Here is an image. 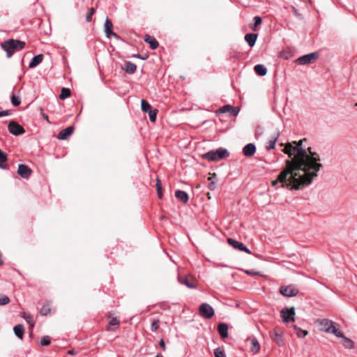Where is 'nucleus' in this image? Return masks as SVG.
<instances>
[{"label":"nucleus","instance_id":"obj_1","mask_svg":"<svg viewBox=\"0 0 357 357\" xmlns=\"http://www.w3.org/2000/svg\"><path fill=\"white\" fill-rule=\"evenodd\" d=\"M302 142L303 140L298 143L294 142L296 146L288 143L282 150L291 160H286V167L279 174V179L281 181H285L289 174L291 178L300 174L305 177L303 183L311 184L317 177V172L322 167L319 155L312 151L311 148H308L307 150L303 148Z\"/></svg>","mask_w":357,"mask_h":357},{"label":"nucleus","instance_id":"obj_2","mask_svg":"<svg viewBox=\"0 0 357 357\" xmlns=\"http://www.w3.org/2000/svg\"><path fill=\"white\" fill-rule=\"evenodd\" d=\"M305 177L298 174V176H294V178H291L290 174L286 177L285 181H281L279 179V176H278V179L273 181V185L276 186L279 183H281L282 188H290L291 189L294 190H300L303 188L309 185L310 184L303 183H304Z\"/></svg>","mask_w":357,"mask_h":357},{"label":"nucleus","instance_id":"obj_3","mask_svg":"<svg viewBox=\"0 0 357 357\" xmlns=\"http://www.w3.org/2000/svg\"><path fill=\"white\" fill-rule=\"evenodd\" d=\"M317 322L320 326V330L327 333H331L337 337H344V334L339 329L337 328V324L332 320L328 319H318Z\"/></svg>","mask_w":357,"mask_h":357},{"label":"nucleus","instance_id":"obj_4","mask_svg":"<svg viewBox=\"0 0 357 357\" xmlns=\"http://www.w3.org/2000/svg\"><path fill=\"white\" fill-rule=\"evenodd\" d=\"M1 47L6 52L7 57L10 58L15 52L24 49L25 43L19 40L8 39L2 43Z\"/></svg>","mask_w":357,"mask_h":357},{"label":"nucleus","instance_id":"obj_5","mask_svg":"<svg viewBox=\"0 0 357 357\" xmlns=\"http://www.w3.org/2000/svg\"><path fill=\"white\" fill-rule=\"evenodd\" d=\"M229 155V154L226 149L219 148L204 153L202 158L210 161H218L227 158Z\"/></svg>","mask_w":357,"mask_h":357},{"label":"nucleus","instance_id":"obj_6","mask_svg":"<svg viewBox=\"0 0 357 357\" xmlns=\"http://www.w3.org/2000/svg\"><path fill=\"white\" fill-rule=\"evenodd\" d=\"M317 52H312L297 59L296 63L299 65H305L313 63L318 58Z\"/></svg>","mask_w":357,"mask_h":357},{"label":"nucleus","instance_id":"obj_7","mask_svg":"<svg viewBox=\"0 0 357 357\" xmlns=\"http://www.w3.org/2000/svg\"><path fill=\"white\" fill-rule=\"evenodd\" d=\"M294 314H295V307H291L290 308L285 307V308L282 309L281 311L282 318L283 321L286 323H288L291 321H295V318L294 317Z\"/></svg>","mask_w":357,"mask_h":357},{"label":"nucleus","instance_id":"obj_8","mask_svg":"<svg viewBox=\"0 0 357 357\" xmlns=\"http://www.w3.org/2000/svg\"><path fill=\"white\" fill-rule=\"evenodd\" d=\"M280 293L286 297L296 296L298 290L294 285L282 286L280 288Z\"/></svg>","mask_w":357,"mask_h":357},{"label":"nucleus","instance_id":"obj_9","mask_svg":"<svg viewBox=\"0 0 357 357\" xmlns=\"http://www.w3.org/2000/svg\"><path fill=\"white\" fill-rule=\"evenodd\" d=\"M199 314L204 318L210 319L214 315V310L209 304L202 303L199 306Z\"/></svg>","mask_w":357,"mask_h":357},{"label":"nucleus","instance_id":"obj_10","mask_svg":"<svg viewBox=\"0 0 357 357\" xmlns=\"http://www.w3.org/2000/svg\"><path fill=\"white\" fill-rule=\"evenodd\" d=\"M8 129L11 134L15 136L22 135L25 132L23 127L15 121H10L8 126Z\"/></svg>","mask_w":357,"mask_h":357},{"label":"nucleus","instance_id":"obj_11","mask_svg":"<svg viewBox=\"0 0 357 357\" xmlns=\"http://www.w3.org/2000/svg\"><path fill=\"white\" fill-rule=\"evenodd\" d=\"M227 242L231 246H232L236 250H238L240 251H244L248 254L251 253V251L248 248H246L244 245V244L241 242L236 241L233 238H228Z\"/></svg>","mask_w":357,"mask_h":357},{"label":"nucleus","instance_id":"obj_12","mask_svg":"<svg viewBox=\"0 0 357 357\" xmlns=\"http://www.w3.org/2000/svg\"><path fill=\"white\" fill-rule=\"evenodd\" d=\"M31 169L26 165L20 164L18 166L17 174L23 178H28L31 174Z\"/></svg>","mask_w":357,"mask_h":357},{"label":"nucleus","instance_id":"obj_13","mask_svg":"<svg viewBox=\"0 0 357 357\" xmlns=\"http://www.w3.org/2000/svg\"><path fill=\"white\" fill-rule=\"evenodd\" d=\"M104 28L105 36L107 38H109L112 36H114L115 38H117V35L112 31L113 24L107 17L105 20Z\"/></svg>","mask_w":357,"mask_h":357},{"label":"nucleus","instance_id":"obj_14","mask_svg":"<svg viewBox=\"0 0 357 357\" xmlns=\"http://www.w3.org/2000/svg\"><path fill=\"white\" fill-rule=\"evenodd\" d=\"M271 337L278 346H282L284 344L282 333V331L280 332L279 329H274L271 334Z\"/></svg>","mask_w":357,"mask_h":357},{"label":"nucleus","instance_id":"obj_15","mask_svg":"<svg viewBox=\"0 0 357 357\" xmlns=\"http://www.w3.org/2000/svg\"><path fill=\"white\" fill-rule=\"evenodd\" d=\"M74 130V127L70 126L67 127L66 128L61 130L58 134L57 138L60 140H65L68 139L69 136H70Z\"/></svg>","mask_w":357,"mask_h":357},{"label":"nucleus","instance_id":"obj_16","mask_svg":"<svg viewBox=\"0 0 357 357\" xmlns=\"http://www.w3.org/2000/svg\"><path fill=\"white\" fill-rule=\"evenodd\" d=\"M280 135V132L278 130H276L271 137V139L268 141V144L266 145V149L270 151L274 149L275 147V144L278 141V139Z\"/></svg>","mask_w":357,"mask_h":357},{"label":"nucleus","instance_id":"obj_17","mask_svg":"<svg viewBox=\"0 0 357 357\" xmlns=\"http://www.w3.org/2000/svg\"><path fill=\"white\" fill-rule=\"evenodd\" d=\"M256 152V146L254 144H246L243 149V153L246 157L252 156Z\"/></svg>","mask_w":357,"mask_h":357},{"label":"nucleus","instance_id":"obj_18","mask_svg":"<svg viewBox=\"0 0 357 357\" xmlns=\"http://www.w3.org/2000/svg\"><path fill=\"white\" fill-rule=\"evenodd\" d=\"M175 197L183 204L187 203L189 199L188 193L181 190H178L175 192Z\"/></svg>","mask_w":357,"mask_h":357},{"label":"nucleus","instance_id":"obj_19","mask_svg":"<svg viewBox=\"0 0 357 357\" xmlns=\"http://www.w3.org/2000/svg\"><path fill=\"white\" fill-rule=\"evenodd\" d=\"M144 41L150 45V47L152 50H155L159 46L158 42L155 40V38L151 36L148 34L144 36Z\"/></svg>","mask_w":357,"mask_h":357},{"label":"nucleus","instance_id":"obj_20","mask_svg":"<svg viewBox=\"0 0 357 357\" xmlns=\"http://www.w3.org/2000/svg\"><path fill=\"white\" fill-rule=\"evenodd\" d=\"M218 331L220 335L223 337H228V326L225 323H220L218 326Z\"/></svg>","mask_w":357,"mask_h":357},{"label":"nucleus","instance_id":"obj_21","mask_svg":"<svg viewBox=\"0 0 357 357\" xmlns=\"http://www.w3.org/2000/svg\"><path fill=\"white\" fill-rule=\"evenodd\" d=\"M178 281L180 284L185 285L189 289H196L197 288V285L195 284L191 281H190L189 278L187 276H185L183 278L178 277Z\"/></svg>","mask_w":357,"mask_h":357},{"label":"nucleus","instance_id":"obj_22","mask_svg":"<svg viewBox=\"0 0 357 357\" xmlns=\"http://www.w3.org/2000/svg\"><path fill=\"white\" fill-rule=\"evenodd\" d=\"M122 69L127 73L133 74L137 69V66L135 63L130 61H126L124 67Z\"/></svg>","mask_w":357,"mask_h":357},{"label":"nucleus","instance_id":"obj_23","mask_svg":"<svg viewBox=\"0 0 357 357\" xmlns=\"http://www.w3.org/2000/svg\"><path fill=\"white\" fill-rule=\"evenodd\" d=\"M43 55L40 54L36 56H34L31 61L29 63V68H33L36 67L38 64H40L43 61Z\"/></svg>","mask_w":357,"mask_h":357},{"label":"nucleus","instance_id":"obj_24","mask_svg":"<svg viewBox=\"0 0 357 357\" xmlns=\"http://www.w3.org/2000/svg\"><path fill=\"white\" fill-rule=\"evenodd\" d=\"M257 33H248L245 36V40L250 47H253L257 38Z\"/></svg>","mask_w":357,"mask_h":357},{"label":"nucleus","instance_id":"obj_25","mask_svg":"<svg viewBox=\"0 0 357 357\" xmlns=\"http://www.w3.org/2000/svg\"><path fill=\"white\" fill-rule=\"evenodd\" d=\"M15 335L20 339L23 338L24 327L22 324H17L13 328Z\"/></svg>","mask_w":357,"mask_h":357},{"label":"nucleus","instance_id":"obj_26","mask_svg":"<svg viewBox=\"0 0 357 357\" xmlns=\"http://www.w3.org/2000/svg\"><path fill=\"white\" fill-rule=\"evenodd\" d=\"M255 72L259 76H264L267 73L266 68L262 64H257L254 67Z\"/></svg>","mask_w":357,"mask_h":357},{"label":"nucleus","instance_id":"obj_27","mask_svg":"<svg viewBox=\"0 0 357 357\" xmlns=\"http://www.w3.org/2000/svg\"><path fill=\"white\" fill-rule=\"evenodd\" d=\"M220 111L222 113L229 112L234 116H236L238 113V110H236L235 107H234L229 105H225L223 107H222L220 109Z\"/></svg>","mask_w":357,"mask_h":357},{"label":"nucleus","instance_id":"obj_28","mask_svg":"<svg viewBox=\"0 0 357 357\" xmlns=\"http://www.w3.org/2000/svg\"><path fill=\"white\" fill-rule=\"evenodd\" d=\"M254 23L250 25V28L253 31H257L258 29V26L261 24L262 19L259 16H255L253 19Z\"/></svg>","mask_w":357,"mask_h":357},{"label":"nucleus","instance_id":"obj_29","mask_svg":"<svg viewBox=\"0 0 357 357\" xmlns=\"http://www.w3.org/2000/svg\"><path fill=\"white\" fill-rule=\"evenodd\" d=\"M7 161V155L6 153L0 149V168L2 169H6L4 163Z\"/></svg>","mask_w":357,"mask_h":357},{"label":"nucleus","instance_id":"obj_30","mask_svg":"<svg viewBox=\"0 0 357 357\" xmlns=\"http://www.w3.org/2000/svg\"><path fill=\"white\" fill-rule=\"evenodd\" d=\"M141 106L144 112L148 113L152 110L151 105L144 99L141 100Z\"/></svg>","mask_w":357,"mask_h":357},{"label":"nucleus","instance_id":"obj_31","mask_svg":"<svg viewBox=\"0 0 357 357\" xmlns=\"http://www.w3.org/2000/svg\"><path fill=\"white\" fill-rule=\"evenodd\" d=\"M70 96V90L68 88H63L59 95V98L65 100Z\"/></svg>","mask_w":357,"mask_h":357},{"label":"nucleus","instance_id":"obj_32","mask_svg":"<svg viewBox=\"0 0 357 357\" xmlns=\"http://www.w3.org/2000/svg\"><path fill=\"white\" fill-rule=\"evenodd\" d=\"M252 347L251 350L254 353H257L260 349V344L256 338L252 340Z\"/></svg>","mask_w":357,"mask_h":357},{"label":"nucleus","instance_id":"obj_33","mask_svg":"<svg viewBox=\"0 0 357 357\" xmlns=\"http://www.w3.org/2000/svg\"><path fill=\"white\" fill-rule=\"evenodd\" d=\"M294 329H295L296 333L298 337L303 338L307 335V331H304L296 326H294Z\"/></svg>","mask_w":357,"mask_h":357},{"label":"nucleus","instance_id":"obj_34","mask_svg":"<svg viewBox=\"0 0 357 357\" xmlns=\"http://www.w3.org/2000/svg\"><path fill=\"white\" fill-rule=\"evenodd\" d=\"M10 102L13 106L17 107L20 105L21 100H20V97L16 96L15 95H12L10 96Z\"/></svg>","mask_w":357,"mask_h":357},{"label":"nucleus","instance_id":"obj_35","mask_svg":"<svg viewBox=\"0 0 357 357\" xmlns=\"http://www.w3.org/2000/svg\"><path fill=\"white\" fill-rule=\"evenodd\" d=\"M342 338L344 340L343 345L346 348L352 349L354 347V344L353 341H351L350 339L346 337L344 335V337H342Z\"/></svg>","mask_w":357,"mask_h":357},{"label":"nucleus","instance_id":"obj_36","mask_svg":"<svg viewBox=\"0 0 357 357\" xmlns=\"http://www.w3.org/2000/svg\"><path fill=\"white\" fill-rule=\"evenodd\" d=\"M149 116V119L151 122H155L157 117L158 110L152 109L151 112H148Z\"/></svg>","mask_w":357,"mask_h":357},{"label":"nucleus","instance_id":"obj_37","mask_svg":"<svg viewBox=\"0 0 357 357\" xmlns=\"http://www.w3.org/2000/svg\"><path fill=\"white\" fill-rule=\"evenodd\" d=\"M94 13H95V8H91L89 10V11H88V13H87V14H86V20L88 22H91V20H92V15L94 14Z\"/></svg>","mask_w":357,"mask_h":357},{"label":"nucleus","instance_id":"obj_38","mask_svg":"<svg viewBox=\"0 0 357 357\" xmlns=\"http://www.w3.org/2000/svg\"><path fill=\"white\" fill-rule=\"evenodd\" d=\"M215 357H225V351L220 348H217L214 351Z\"/></svg>","mask_w":357,"mask_h":357},{"label":"nucleus","instance_id":"obj_39","mask_svg":"<svg viewBox=\"0 0 357 357\" xmlns=\"http://www.w3.org/2000/svg\"><path fill=\"white\" fill-rule=\"evenodd\" d=\"M159 325H160V321L158 319H155L154 320L152 323H151V330L152 331H156L158 328H159Z\"/></svg>","mask_w":357,"mask_h":357},{"label":"nucleus","instance_id":"obj_40","mask_svg":"<svg viewBox=\"0 0 357 357\" xmlns=\"http://www.w3.org/2000/svg\"><path fill=\"white\" fill-rule=\"evenodd\" d=\"M50 312V308L48 305H44L41 310H40V314L42 315H47Z\"/></svg>","mask_w":357,"mask_h":357},{"label":"nucleus","instance_id":"obj_41","mask_svg":"<svg viewBox=\"0 0 357 357\" xmlns=\"http://www.w3.org/2000/svg\"><path fill=\"white\" fill-rule=\"evenodd\" d=\"M50 344V338L49 336H44L40 340V344L42 346H47Z\"/></svg>","mask_w":357,"mask_h":357},{"label":"nucleus","instance_id":"obj_42","mask_svg":"<svg viewBox=\"0 0 357 357\" xmlns=\"http://www.w3.org/2000/svg\"><path fill=\"white\" fill-rule=\"evenodd\" d=\"M10 299L7 296H2L0 297V305H4L9 303Z\"/></svg>","mask_w":357,"mask_h":357},{"label":"nucleus","instance_id":"obj_43","mask_svg":"<svg viewBox=\"0 0 357 357\" xmlns=\"http://www.w3.org/2000/svg\"><path fill=\"white\" fill-rule=\"evenodd\" d=\"M208 181H210V183L208 185V188L211 190H214L216 188L215 182L213 181V177L211 176L208 178Z\"/></svg>","mask_w":357,"mask_h":357},{"label":"nucleus","instance_id":"obj_44","mask_svg":"<svg viewBox=\"0 0 357 357\" xmlns=\"http://www.w3.org/2000/svg\"><path fill=\"white\" fill-rule=\"evenodd\" d=\"M109 324L110 326H117L119 324V321L116 318L113 317L110 319Z\"/></svg>","mask_w":357,"mask_h":357},{"label":"nucleus","instance_id":"obj_45","mask_svg":"<svg viewBox=\"0 0 357 357\" xmlns=\"http://www.w3.org/2000/svg\"><path fill=\"white\" fill-rule=\"evenodd\" d=\"M245 273L248 275H258L259 273L254 270H246L245 271Z\"/></svg>","mask_w":357,"mask_h":357},{"label":"nucleus","instance_id":"obj_46","mask_svg":"<svg viewBox=\"0 0 357 357\" xmlns=\"http://www.w3.org/2000/svg\"><path fill=\"white\" fill-rule=\"evenodd\" d=\"M156 190L157 191H159V190H162V185H161V183H160V179L158 178L156 179Z\"/></svg>","mask_w":357,"mask_h":357},{"label":"nucleus","instance_id":"obj_47","mask_svg":"<svg viewBox=\"0 0 357 357\" xmlns=\"http://www.w3.org/2000/svg\"><path fill=\"white\" fill-rule=\"evenodd\" d=\"M283 266L287 268H291V266L293 265V264L290 261H282Z\"/></svg>","mask_w":357,"mask_h":357},{"label":"nucleus","instance_id":"obj_48","mask_svg":"<svg viewBox=\"0 0 357 357\" xmlns=\"http://www.w3.org/2000/svg\"><path fill=\"white\" fill-rule=\"evenodd\" d=\"M9 114V112L8 110L0 111V117L8 116Z\"/></svg>","mask_w":357,"mask_h":357},{"label":"nucleus","instance_id":"obj_49","mask_svg":"<svg viewBox=\"0 0 357 357\" xmlns=\"http://www.w3.org/2000/svg\"><path fill=\"white\" fill-rule=\"evenodd\" d=\"M160 346L162 347L163 351L165 350V342H164V340L162 339H161L160 341Z\"/></svg>","mask_w":357,"mask_h":357},{"label":"nucleus","instance_id":"obj_50","mask_svg":"<svg viewBox=\"0 0 357 357\" xmlns=\"http://www.w3.org/2000/svg\"><path fill=\"white\" fill-rule=\"evenodd\" d=\"M42 116L45 120L50 123L49 117L46 114L42 112Z\"/></svg>","mask_w":357,"mask_h":357},{"label":"nucleus","instance_id":"obj_51","mask_svg":"<svg viewBox=\"0 0 357 357\" xmlns=\"http://www.w3.org/2000/svg\"><path fill=\"white\" fill-rule=\"evenodd\" d=\"M133 57H137V58H139L141 59H146L147 56H142L141 55L139 54H134L133 55Z\"/></svg>","mask_w":357,"mask_h":357},{"label":"nucleus","instance_id":"obj_52","mask_svg":"<svg viewBox=\"0 0 357 357\" xmlns=\"http://www.w3.org/2000/svg\"><path fill=\"white\" fill-rule=\"evenodd\" d=\"M68 354L69 355H75L77 354V352L74 349H71L68 351Z\"/></svg>","mask_w":357,"mask_h":357},{"label":"nucleus","instance_id":"obj_53","mask_svg":"<svg viewBox=\"0 0 357 357\" xmlns=\"http://www.w3.org/2000/svg\"><path fill=\"white\" fill-rule=\"evenodd\" d=\"M157 193H158V196L160 199L162 198V190H159V191H157Z\"/></svg>","mask_w":357,"mask_h":357},{"label":"nucleus","instance_id":"obj_54","mask_svg":"<svg viewBox=\"0 0 357 357\" xmlns=\"http://www.w3.org/2000/svg\"><path fill=\"white\" fill-rule=\"evenodd\" d=\"M26 320L30 323V319H31L30 316H28L27 317H25Z\"/></svg>","mask_w":357,"mask_h":357},{"label":"nucleus","instance_id":"obj_55","mask_svg":"<svg viewBox=\"0 0 357 357\" xmlns=\"http://www.w3.org/2000/svg\"><path fill=\"white\" fill-rule=\"evenodd\" d=\"M3 261L1 259V255L0 254V265L3 264Z\"/></svg>","mask_w":357,"mask_h":357},{"label":"nucleus","instance_id":"obj_56","mask_svg":"<svg viewBox=\"0 0 357 357\" xmlns=\"http://www.w3.org/2000/svg\"><path fill=\"white\" fill-rule=\"evenodd\" d=\"M155 357H163L161 354H158Z\"/></svg>","mask_w":357,"mask_h":357},{"label":"nucleus","instance_id":"obj_57","mask_svg":"<svg viewBox=\"0 0 357 357\" xmlns=\"http://www.w3.org/2000/svg\"><path fill=\"white\" fill-rule=\"evenodd\" d=\"M356 106H357V102L356 103Z\"/></svg>","mask_w":357,"mask_h":357}]
</instances>
